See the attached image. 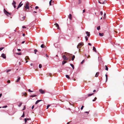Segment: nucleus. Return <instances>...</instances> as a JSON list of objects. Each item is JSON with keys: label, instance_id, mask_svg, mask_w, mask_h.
<instances>
[{"label": "nucleus", "instance_id": "f257e3e1", "mask_svg": "<svg viewBox=\"0 0 124 124\" xmlns=\"http://www.w3.org/2000/svg\"><path fill=\"white\" fill-rule=\"evenodd\" d=\"M3 11L4 14L7 16H8V15H11V13H9L7 12L5 9H4Z\"/></svg>", "mask_w": 124, "mask_h": 124}, {"label": "nucleus", "instance_id": "f03ea898", "mask_svg": "<svg viewBox=\"0 0 124 124\" xmlns=\"http://www.w3.org/2000/svg\"><path fill=\"white\" fill-rule=\"evenodd\" d=\"M29 3L28 2L27 3L26 5V6H25V8L26 9H29Z\"/></svg>", "mask_w": 124, "mask_h": 124}, {"label": "nucleus", "instance_id": "7ed1b4c3", "mask_svg": "<svg viewBox=\"0 0 124 124\" xmlns=\"http://www.w3.org/2000/svg\"><path fill=\"white\" fill-rule=\"evenodd\" d=\"M62 58H63L64 60L65 61H67L68 60V58H67L65 55H63Z\"/></svg>", "mask_w": 124, "mask_h": 124}, {"label": "nucleus", "instance_id": "20e7f679", "mask_svg": "<svg viewBox=\"0 0 124 124\" xmlns=\"http://www.w3.org/2000/svg\"><path fill=\"white\" fill-rule=\"evenodd\" d=\"M39 92L41 93L42 94H44L45 93V91L44 90H43L41 89L39 90Z\"/></svg>", "mask_w": 124, "mask_h": 124}, {"label": "nucleus", "instance_id": "39448f33", "mask_svg": "<svg viewBox=\"0 0 124 124\" xmlns=\"http://www.w3.org/2000/svg\"><path fill=\"white\" fill-rule=\"evenodd\" d=\"M1 56L4 59H5L6 58V55L3 53L2 54Z\"/></svg>", "mask_w": 124, "mask_h": 124}, {"label": "nucleus", "instance_id": "423d86ee", "mask_svg": "<svg viewBox=\"0 0 124 124\" xmlns=\"http://www.w3.org/2000/svg\"><path fill=\"white\" fill-rule=\"evenodd\" d=\"M21 3H22V2H21L19 4V5L17 7V9H18L20 7L22 6L23 5V4H21Z\"/></svg>", "mask_w": 124, "mask_h": 124}, {"label": "nucleus", "instance_id": "0eeeda50", "mask_svg": "<svg viewBox=\"0 0 124 124\" xmlns=\"http://www.w3.org/2000/svg\"><path fill=\"white\" fill-rule=\"evenodd\" d=\"M16 2L14 1H13V3H12V5H13L14 7V8H16Z\"/></svg>", "mask_w": 124, "mask_h": 124}, {"label": "nucleus", "instance_id": "6e6552de", "mask_svg": "<svg viewBox=\"0 0 124 124\" xmlns=\"http://www.w3.org/2000/svg\"><path fill=\"white\" fill-rule=\"evenodd\" d=\"M54 25H55L56 27L57 28V29H59V26L58 23H55L54 24Z\"/></svg>", "mask_w": 124, "mask_h": 124}, {"label": "nucleus", "instance_id": "1a4fd4ad", "mask_svg": "<svg viewBox=\"0 0 124 124\" xmlns=\"http://www.w3.org/2000/svg\"><path fill=\"white\" fill-rule=\"evenodd\" d=\"M82 44L81 43H79L78 45L77 46V47L78 48V47H81L82 45Z\"/></svg>", "mask_w": 124, "mask_h": 124}, {"label": "nucleus", "instance_id": "9d476101", "mask_svg": "<svg viewBox=\"0 0 124 124\" xmlns=\"http://www.w3.org/2000/svg\"><path fill=\"white\" fill-rule=\"evenodd\" d=\"M86 33L87 34V35L88 37L90 36V32L88 31H86Z\"/></svg>", "mask_w": 124, "mask_h": 124}, {"label": "nucleus", "instance_id": "9b49d317", "mask_svg": "<svg viewBox=\"0 0 124 124\" xmlns=\"http://www.w3.org/2000/svg\"><path fill=\"white\" fill-rule=\"evenodd\" d=\"M42 100H37V101H36L35 103V104H37L39 102L41 101Z\"/></svg>", "mask_w": 124, "mask_h": 124}, {"label": "nucleus", "instance_id": "f8f14e48", "mask_svg": "<svg viewBox=\"0 0 124 124\" xmlns=\"http://www.w3.org/2000/svg\"><path fill=\"white\" fill-rule=\"evenodd\" d=\"M69 18L70 20H72V15L71 14H69Z\"/></svg>", "mask_w": 124, "mask_h": 124}, {"label": "nucleus", "instance_id": "ddd939ff", "mask_svg": "<svg viewBox=\"0 0 124 124\" xmlns=\"http://www.w3.org/2000/svg\"><path fill=\"white\" fill-rule=\"evenodd\" d=\"M93 50L95 52H97L96 50V48L94 46L93 47Z\"/></svg>", "mask_w": 124, "mask_h": 124}, {"label": "nucleus", "instance_id": "4468645a", "mask_svg": "<svg viewBox=\"0 0 124 124\" xmlns=\"http://www.w3.org/2000/svg\"><path fill=\"white\" fill-rule=\"evenodd\" d=\"M25 18V16H24L21 19V20L22 21H23L24 20V19Z\"/></svg>", "mask_w": 124, "mask_h": 124}, {"label": "nucleus", "instance_id": "2eb2a0df", "mask_svg": "<svg viewBox=\"0 0 124 124\" xmlns=\"http://www.w3.org/2000/svg\"><path fill=\"white\" fill-rule=\"evenodd\" d=\"M99 35L101 36H103L104 35V34L103 33H99Z\"/></svg>", "mask_w": 124, "mask_h": 124}, {"label": "nucleus", "instance_id": "dca6fc26", "mask_svg": "<svg viewBox=\"0 0 124 124\" xmlns=\"http://www.w3.org/2000/svg\"><path fill=\"white\" fill-rule=\"evenodd\" d=\"M22 95H24L25 96H26L27 95V94L26 93H22Z\"/></svg>", "mask_w": 124, "mask_h": 124}, {"label": "nucleus", "instance_id": "f3484780", "mask_svg": "<svg viewBox=\"0 0 124 124\" xmlns=\"http://www.w3.org/2000/svg\"><path fill=\"white\" fill-rule=\"evenodd\" d=\"M75 56L74 55H73V56L72 57V61H73V60H74V59L75 58Z\"/></svg>", "mask_w": 124, "mask_h": 124}, {"label": "nucleus", "instance_id": "a211bd4d", "mask_svg": "<svg viewBox=\"0 0 124 124\" xmlns=\"http://www.w3.org/2000/svg\"><path fill=\"white\" fill-rule=\"evenodd\" d=\"M65 76L68 79H69L70 78L69 76L68 75H66Z\"/></svg>", "mask_w": 124, "mask_h": 124}, {"label": "nucleus", "instance_id": "6ab92c4d", "mask_svg": "<svg viewBox=\"0 0 124 124\" xmlns=\"http://www.w3.org/2000/svg\"><path fill=\"white\" fill-rule=\"evenodd\" d=\"M99 72H97L96 74L95 77H98V75H99Z\"/></svg>", "mask_w": 124, "mask_h": 124}, {"label": "nucleus", "instance_id": "aec40b11", "mask_svg": "<svg viewBox=\"0 0 124 124\" xmlns=\"http://www.w3.org/2000/svg\"><path fill=\"white\" fill-rule=\"evenodd\" d=\"M70 65L72 67L73 69H74V65L71 63H70Z\"/></svg>", "mask_w": 124, "mask_h": 124}, {"label": "nucleus", "instance_id": "412c9836", "mask_svg": "<svg viewBox=\"0 0 124 124\" xmlns=\"http://www.w3.org/2000/svg\"><path fill=\"white\" fill-rule=\"evenodd\" d=\"M94 94V93L89 94L88 95V97L90 96H92V95H93Z\"/></svg>", "mask_w": 124, "mask_h": 124}, {"label": "nucleus", "instance_id": "4be33fe9", "mask_svg": "<svg viewBox=\"0 0 124 124\" xmlns=\"http://www.w3.org/2000/svg\"><path fill=\"white\" fill-rule=\"evenodd\" d=\"M105 70H108V69L107 67V65H105Z\"/></svg>", "mask_w": 124, "mask_h": 124}, {"label": "nucleus", "instance_id": "5701e85b", "mask_svg": "<svg viewBox=\"0 0 124 124\" xmlns=\"http://www.w3.org/2000/svg\"><path fill=\"white\" fill-rule=\"evenodd\" d=\"M37 96L36 95H31L30 96V97H34L36 96Z\"/></svg>", "mask_w": 124, "mask_h": 124}, {"label": "nucleus", "instance_id": "b1692460", "mask_svg": "<svg viewBox=\"0 0 124 124\" xmlns=\"http://www.w3.org/2000/svg\"><path fill=\"white\" fill-rule=\"evenodd\" d=\"M41 47L42 48L44 47V45L43 44H42L41 46Z\"/></svg>", "mask_w": 124, "mask_h": 124}, {"label": "nucleus", "instance_id": "393cba45", "mask_svg": "<svg viewBox=\"0 0 124 124\" xmlns=\"http://www.w3.org/2000/svg\"><path fill=\"white\" fill-rule=\"evenodd\" d=\"M97 29L98 30H99L100 29V26H98L97 27Z\"/></svg>", "mask_w": 124, "mask_h": 124}, {"label": "nucleus", "instance_id": "a878e982", "mask_svg": "<svg viewBox=\"0 0 124 124\" xmlns=\"http://www.w3.org/2000/svg\"><path fill=\"white\" fill-rule=\"evenodd\" d=\"M25 59L26 60L28 59V60H29V57L28 56H26L25 57Z\"/></svg>", "mask_w": 124, "mask_h": 124}, {"label": "nucleus", "instance_id": "bb28decb", "mask_svg": "<svg viewBox=\"0 0 124 124\" xmlns=\"http://www.w3.org/2000/svg\"><path fill=\"white\" fill-rule=\"evenodd\" d=\"M38 51L36 49H35L34 50V52H35V54H36V53Z\"/></svg>", "mask_w": 124, "mask_h": 124}, {"label": "nucleus", "instance_id": "cd10ccee", "mask_svg": "<svg viewBox=\"0 0 124 124\" xmlns=\"http://www.w3.org/2000/svg\"><path fill=\"white\" fill-rule=\"evenodd\" d=\"M42 67V65L41 64H40L39 65V68H41Z\"/></svg>", "mask_w": 124, "mask_h": 124}, {"label": "nucleus", "instance_id": "c85d7f7f", "mask_svg": "<svg viewBox=\"0 0 124 124\" xmlns=\"http://www.w3.org/2000/svg\"><path fill=\"white\" fill-rule=\"evenodd\" d=\"M24 116V112H23V115L21 117H23Z\"/></svg>", "mask_w": 124, "mask_h": 124}, {"label": "nucleus", "instance_id": "c756f323", "mask_svg": "<svg viewBox=\"0 0 124 124\" xmlns=\"http://www.w3.org/2000/svg\"><path fill=\"white\" fill-rule=\"evenodd\" d=\"M20 77H19L18 78V79L17 80L16 82H18L20 79Z\"/></svg>", "mask_w": 124, "mask_h": 124}, {"label": "nucleus", "instance_id": "7c9ffc66", "mask_svg": "<svg viewBox=\"0 0 124 124\" xmlns=\"http://www.w3.org/2000/svg\"><path fill=\"white\" fill-rule=\"evenodd\" d=\"M52 0H51L49 2V5H51V3L52 2Z\"/></svg>", "mask_w": 124, "mask_h": 124}, {"label": "nucleus", "instance_id": "2f4dec72", "mask_svg": "<svg viewBox=\"0 0 124 124\" xmlns=\"http://www.w3.org/2000/svg\"><path fill=\"white\" fill-rule=\"evenodd\" d=\"M16 54L18 55H21L22 54L21 52H20L19 53H16Z\"/></svg>", "mask_w": 124, "mask_h": 124}, {"label": "nucleus", "instance_id": "473e14b6", "mask_svg": "<svg viewBox=\"0 0 124 124\" xmlns=\"http://www.w3.org/2000/svg\"><path fill=\"white\" fill-rule=\"evenodd\" d=\"M27 120L26 119V118H25L24 119V121H25V123H26V122H27Z\"/></svg>", "mask_w": 124, "mask_h": 124}, {"label": "nucleus", "instance_id": "72a5a7b5", "mask_svg": "<svg viewBox=\"0 0 124 124\" xmlns=\"http://www.w3.org/2000/svg\"><path fill=\"white\" fill-rule=\"evenodd\" d=\"M105 76L106 77V81H107L108 79V75L106 74L105 75Z\"/></svg>", "mask_w": 124, "mask_h": 124}, {"label": "nucleus", "instance_id": "f704fd0d", "mask_svg": "<svg viewBox=\"0 0 124 124\" xmlns=\"http://www.w3.org/2000/svg\"><path fill=\"white\" fill-rule=\"evenodd\" d=\"M97 99V98L96 97H95L94 99L93 100V101H95Z\"/></svg>", "mask_w": 124, "mask_h": 124}, {"label": "nucleus", "instance_id": "c9c22d12", "mask_svg": "<svg viewBox=\"0 0 124 124\" xmlns=\"http://www.w3.org/2000/svg\"><path fill=\"white\" fill-rule=\"evenodd\" d=\"M85 38L86 40L87 41L88 40V38L87 36H85Z\"/></svg>", "mask_w": 124, "mask_h": 124}, {"label": "nucleus", "instance_id": "e433bc0d", "mask_svg": "<svg viewBox=\"0 0 124 124\" xmlns=\"http://www.w3.org/2000/svg\"><path fill=\"white\" fill-rule=\"evenodd\" d=\"M85 60H83L81 62V64H83V63L84 62Z\"/></svg>", "mask_w": 124, "mask_h": 124}, {"label": "nucleus", "instance_id": "4c0bfd02", "mask_svg": "<svg viewBox=\"0 0 124 124\" xmlns=\"http://www.w3.org/2000/svg\"><path fill=\"white\" fill-rule=\"evenodd\" d=\"M22 103H21V102L20 103V104L18 105V106L19 107H20L22 105Z\"/></svg>", "mask_w": 124, "mask_h": 124}, {"label": "nucleus", "instance_id": "58836bf2", "mask_svg": "<svg viewBox=\"0 0 124 124\" xmlns=\"http://www.w3.org/2000/svg\"><path fill=\"white\" fill-rule=\"evenodd\" d=\"M4 47H2L0 48V51L4 49Z\"/></svg>", "mask_w": 124, "mask_h": 124}, {"label": "nucleus", "instance_id": "ea45409f", "mask_svg": "<svg viewBox=\"0 0 124 124\" xmlns=\"http://www.w3.org/2000/svg\"><path fill=\"white\" fill-rule=\"evenodd\" d=\"M25 108H26V106H25V105L24 106V107L23 108V109L22 110H24L25 109Z\"/></svg>", "mask_w": 124, "mask_h": 124}, {"label": "nucleus", "instance_id": "a19ab883", "mask_svg": "<svg viewBox=\"0 0 124 124\" xmlns=\"http://www.w3.org/2000/svg\"><path fill=\"white\" fill-rule=\"evenodd\" d=\"M50 106V105H48L47 106V108H46V109H48V108Z\"/></svg>", "mask_w": 124, "mask_h": 124}, {"label": "nucleus", "instance_id": "79ce46f5", "mask_svg": "<svg viewBox=\"0 0 124 124\" xmlns=\"http://www.w3.org/2000/svg\"><path fill=\"white\" fill-rule=\"evenodd\" d=\"M39 8V7H38V6H36L35 8V9H37L38 8Z\"/></svg>", "mask_w": 124, "mask_h": 124}, {"label": "nucleus", "instance_id": "37998d69", "mask_svg": "<svg viewBox=\"0 0 124 124\" xmlns=\"http://www.w3.org/2000/svg\"><path fill=\"white\" fill-rule=\"evenodd\" d=\"M22 28L23 29H25L26 28V27L25 26H22Z\"/></svg>", "mask_w": 124, "mask_h": 124}, {"label": "nucleus", "instance_id": "c03bdc74", "mask_svg": "<svg viewBox=\"0 0 124 124\" xmlns=\"http://www.w3.org/2000/svg\"><path fill=\"white\" fill-rule=\"evenodd\" d=\"M65 63V62L64 61H63L62 62V65H64Z\"/></svg>", "mask_w": 124, "mask_h": 124}, {"label": "nucleus", "instance_id": "a18cd8bd", "mask_svg": "<svg viewBox=\"0 0 124 124\" xmlns=\"http://www.w3.org/2000/svg\"><path fill=\"white\" fill-rule=\"evenodd\" d=\"M84 107V106H82L81 107V110H82L83 109V108Z\"/></svg>", "mask_w": 124, "mask_h": 124}, {"label": "nucleus", "instance_id": "49530a36", "mask_svg": "<svg viewBox=\"0 0 124 124\" xmlns=\"http://www.w3.org/2000/svg\"><path fill=\"white\" fill-rule=\"evenodd\" d=\"M81 0H79L78 3L79 4H80L81 3Z\"/></svg>", "mask_w": 124, "mask_h": 124}, {"label": "nucleus", "instance_id": "de8ad7c7", "mask_svg": "<svg viewBox=\"0 0 124 124\" xmlns=\"http://www.w3.org/2000/svg\"><path fill=\"white\" fill-rule=\"evenodd\" d=\"M28 91L30 92H33V91H31L30 89H29L28 90Z\"/></svg>", "mask_w": 124, "mask_h": 124}, {"label": "nucleus", "instance_id": "09e8293b", "mask_svg": "<svg viewBox=\"0 0 124 124\" xmlns=\"http://www.w3.org/2000/svg\"><path fill=\"white\" fill-rule=\"evenodd\" d=\"M11 70H10V69H9V70H7V73H8V72H9V71H10Z\"/></svg>", "mask_w": 124, "mask_h": 124}, {"label": "nucleus", "instance_id": "8fccbe9b", "mask_svg": "<svg viewBox=\"0 0 124 124\" xmlns=\"http://www.w3.org/2000/svg\"><path fill=\"white\" fill-rule=\"evenodd\" d=\"M106 13H104V17H103V18H105V16H106Z\"/></svg>", "mask_w": 124, "mask_h": 124}, {"label": "nucleus", "instance_id": "3c124183", "mask_svg": "<svg viewBox=\"0 0 124 124\" xmlns=\"http://www.w3.org/2000/svg\"><path fill=\"white\" fill-rule=\"evenodd\" d=\"M26 119L27 120H31V119L30 118H26Z\"/></svg>", "mask_w": 124, "mask_h": 124}, {"label": "nucleus", "instance_id": "603ef678", "mask_svg": "<svg viewBox=\"0 0 124 124\" xmlns=\"http://www.w3.org/2000/svg\"><path fill=\"white\" fill-rule=\"evenodd\" d=\"M7 106H3V107H2V108H7Z\"/></svg>", "mask_w": 124, "mask_h": 124}, {"label": "nucleus", "instance_id": "864d4df0", "mask_svg": "<svg viewBox=\"0 0 124 124\" xmlns=\"http://www.w3.org/2000/svg\"><path fill=\"white\" fill-rule=\"evenodd\" d=\"M100 14L101 15H103V13L102 11H101L100 12Z\"/></svg>", "mask_w": 124, "mask_h": 124}, {"label": "nucleus", "instance_id": "5fc2aeb1", "mask_svg": "<svg viewBox=\"0 0 124 124\" xmlns=\"http://www.w3.org/2000/svg\"><path fill=\"white\" fill-rule=\"evenodd\" d=\"M48 75L50 76L51 77L52 74L51 73H49L48 74Z\"/></svg>", "mask_w": 124, "mask_h": 124}, {"label": "nucleus", "instance_id": "6e6d98bb", "mask_svg": "<svg viewBox=\"0 0 124 124\" xmlns=\"http://www.w3.org/2000/svg\"><path fill=\"white\" fill-rule=\"evenodd\" d=\"M46 57L47 58L49 57L46 54Z\"/></svg>", "mask_w": 124, "mask_h": 124}, {"label": "nucleus", "instance_id": "4d7b16f0", "mask_svg": "<svg viewBox=\"0 0 124 124\" xmlns=\"http://www.w3.org/2000/svg\"><path fill=\"white\" fill-rule=\"evenodd\" d=\"M8 83H10V80H8L7 81Z\"/></svg>", "mask_w": 124, "mask_h": 124}, {"label": "nucleus", "instance_id": "13d9d810", "mask_svg": "<svg viewBox=\"0 0 124 124\" xmlns=\"http://www.w3.org/2000/svg\"><path fill=\"white\" fill-rule=\"evenodd\" d=\"M34 105L33 106H32V109H33L34 108Z\"/></svg>", "mask_w": 124, "mask_h": 124}, {"label": "nucleus", "instance_id": "bf43d9fd", "mask_svg": "<svg viewBox=\"0 0 124 124\" xmlns=\"http://www.w3.org/2000/svg\"><path fill=\"white\" fill-rule=\"evenodd\" d=\"M25 34L24 33H23V35L24 37L25 36Z\"/></svg>", "mask_w": 124, "mask_h": 124}, {"label": "nucleus", "instance_id": "052dcab7", "mask_svg": "<svg viewBox=\"0 0 124 124\" xmlns=\"http://www.w3.org/2000/svg\"><path fill=\"white\" fill-rule=\"evenodd\" d=\"M85 9H84L83 10V13H84L85 12Z\"/></svg>", "mask_w": 124, "mask_h": 124}, {"label": "nucleus", "instance_id": "680f3d73", "mask_svg": "<svg viewBox=\"0 0 124 124\" xmlns=\"http://www.w3.org/2000/svg\"><path fill=\"white\" fill-rule=\"evenodd\" d=\"M88 45H90V46H91V44L90 43H88Z\"/></svg>", "mask_w": 124, "mask_h": 124}, {"label": "nucleus", "instance_id": "e2e57ef3", "mask_svg": "<svg viewBox=\"0 0 124 124\" xmlns=\"http://www.w3.org/2000/svg\"><path fill=\"white\" fill-rule=\"evenodd\" d=\"M17 50L19 51H21V50L20 49H18Z\"/></svg>", "mask_w": 124, "mask_h": 124}, {"label": "nucleus", "instance_id": "0e129e2a", "mask_svg": "<svg viewBox=\"0 0 124 124\" xmlns=\"http://www.w3.org/2000/svg\"><path fill=\"white\" fill-rule=\"evenodd\" d=\"M85 113H87L88 114L89 113V112H87V111L85 112Z\"/></svg>", "mask_w": 124, "mask_h": 124}, {"label": "nucleus", "instance_id": "69168bd1", "mask_svg": "<svg viewBox=\"0 0 124 124\" xmlns=\"http://www.w3.org/2000/svg\"><path fill=\"white\" fill-rule=\"evenodd\" d=\"M93 92L94 93V92H96V90H94L93 91Z\"/></svg>", "mask_w": 124, "mask_h": 124}, {"label": "nucleus", "instance_id": "338daca9", "mask_svg": "<svg viewBox=\"0 0 124 124\" xmlns=\"http://www.w3.org/2000/svg\"><path fill=\"white\" fill-rule=\"evenodd\" d=\"M25 42V41H24L22 42V44H23Z\"/></svg>", "mask_w": 124, "mask_h": 124}, {"label": "nucleus", "instance_id": "774afa93", "mask_svg": "<svg viewBox=\"0 0 124 124\" xmlns=\"http://www.w3.org/2000/svg\"><path fill=\"white\" fill-rule=\"evenodd\" d=\"M2 95V94L1 93L0 94V98L1 97Z\"/></svg>", "mask_w": 124, "mask_h": 124}]
</instances>
